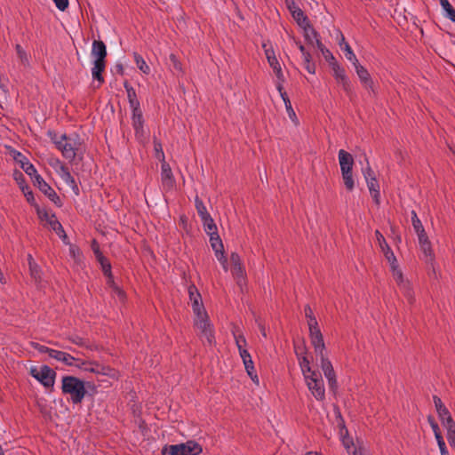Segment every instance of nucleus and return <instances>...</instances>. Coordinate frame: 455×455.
<instances>
[{
	"mask_svg": "<svg viewBox=\"0 0 455 455\" xmlns=\"http://www.w3.org/2000/svg\"><path fill=\"white\" fill-rule=\"evenodd\" d=\"M48 135L58 150L61 152L64 158L69 162H74L76 157L83 158L84 148L80 136L76 133L68 136L61 134L58 136L54 132H49Z\"/></svg>",
	"mask_w": 455,
	"mask_h": 455,
	"instance_id": "obj_1",
	"label": "nucleus"
},
{
	"mask_svg": "<svg viewBox=\"0 0 455 455\" xmlns=\"http://www.w3.org/2000/svg\"><path fill=\"white\" fill-rule=\"evenodd\" d=\"M61 391L64 395H68L75 404L80 403L86 395L84 382L74 376L62 377Z\"/></svg>",
	"mask_w": 455,
	"mask_h": 455,
	"instance_id": "obj_2",
	"label": "nucleus"
},
{
	"mask_svg": "<svg viewBox=\"0 0 455 455\" xmlns=\"http://www.w3.org/2000/svg\"><path fill=\"white\" fill-rule=\"evenodd\" d=\"M194 326L199 331L198 335L200 339H205L210 346L214 345V327L210 321L206 310L195 314Z\"/></svg>",
	"mask_w": 455,
	"mask_h": 455,
	"instance_id": "obj_3",
	"label": "nucleus"
},
{
	"mask_svg": "<svg viewBox=\"0 0 455 455\" xmlns=\"http://www.w3.org/2000/svg\"><path fill=\"white\" fill-rule=\"evenodd\" d=\"M203 451L201 445L196 441L189 440L178 444L164 445L162 455H198Z\"/></svg>",
	"mask_w": 455,
	"mask_h": 455,
	"instance_id": "obj_4",
	"label": "nucleus"
},
{
	"mask_svg": "<svg viewBox=\"0 0 455 455\" xmlns=\"http://www.w3.org/2000/svg\"><path fill=\"white\" fill-rule=\"evenodd\" d=\"M305 383L311 395L320 402L325 399V387L323 377L319 371L304 376Z\"/></svg>",
	"mask_w": 455,
	"mask_h": 455,
	"instance_id": "obj_5",
	"label": "nucleus"
},
{
	"mask_svg": "<svg viewBox=\"0 0 455 455\" xmlns=\"http://www.w3.org/2000/svg\"><path fill=\"white\" fill-rule=\"evenodd\" d=\"M30 375L36 379L46 389H52L55 384L57 373L48 365H42L40 368L32 367Z\"/></svg>",
	"mask_w": 455,
	"mask_h": 455,
	"instance_id": "obj_6",
	"label": "nucleus"
},
{
	"mask_svg": "<svg viewBox=\"0 0 455 455\" xmlns=\"http://www.w3.org/2000/svg\"><path fill=\"white\" fill-rule=\"evenodd\" d=\"M393 277L403 294L407 298L409 303H413L414 295L411 283L404 279L402 270L399 268L397 259L389 263Z\"/></svg>",
	"mask_w": 455,
	"mask_h": 455,
	"instance_id": "obj_7",
	"label": "nucleus"
},
{
	"mask_svg": "<svg viewBox=\"0 0 455 455\" xmlns=\"http://www.w3.org/2000/svg\"><path fill=\"white\" fill-rule=\"evenodd\" d=\"M330 66L332 69V75L335 78L336 82L339 84H341L344 92L347 93L348 97H352L354 94V88L349 80L348 76L346 74L344 68H342L336 60L330 61Z\"/></svg>",
	"mask_w": 455,
	"mask_h": 455,
	"instance_id": "obj_8",
	"label": "nucleus"
},
{
	"mask_svg": "<svg viewBox=\"0 0 455 455\" xmlns=\"http://www.w3.org/2000/svg\"><path fill=\"white\" fill-rule=\"evenodd\" d=\"M434 404L438 415V418L443 426V427H447L451 425L455 424L454 419H452L449 410L442 402L441 398L437 395L433 396Z\"/></svg>",
	"mask_w": 455,
	"mask_h": 455,
	"instance_id": "obj_9",
	"label": "nucleus"
},
{
	"mask_svg": "<svg viewBox=\"0 0 455 455\" xmlns=\"http://www.w3.org/2000/svg\"><path fill=\"white\" fill-rule=\"evenodd\" d=\"M76 367L81 369L84 371L93 372L100 375L112 376L110 373L112 370L109 367L100 365L94 362H84L80 359V362H76Z\"/></svg>",
	"mask_w": 455,
	"mask_h": 455,
	"instance_id": "obj_10",
	"label": "nucleus"
},
{
	"mask_svg": "<svg viewBox=\"0 0 455 455\" xmlns=\"http://www.w3.org/2000/svg\"><path fill=\"white\" fill-rule=\"evenodd\" d=\"M230 260L233 265L232 275L236 279L238 285H242L245 279V270L242 263L241 257L236 252H232Z\"/></svg>",
	"mask_w": 455,
	"mask_h": 455,
	"instance_id": "obj_11",
	"label": "nucleus"
},
{
	"mask_svg": "<svg viewBox=\"0 0 455 455\" xmlns=\"http://www.w3.org/2000/svg\"><path fill=\"white\" fill-rule=\"evenodd\" d=\"M294 348L303 377L316 372L317 371L311 368L310 361L307 356L306 347L304 346H295Z\"/></svg>",
	"mask_w": 455,
	"mask_h": 455,
	"instance_id": "obj_12",
	"label": "nucleus"
},
{
	"mask_svg": "<svg viewBox=\"0 0 455 455\" xmlns=\"http://www.w3.org/2000/svg\"><path fill=\"white\" fill-rule=\"evenodd\" d=\"M309 338L315 352L326 349L323 337L318 323L308 326Z\"/></svg>",
	"mask_w": 455,
	"mask_h": 455,
	"instance_id": "obj_13",
	"label": "nucleus"
},
{
	"mask_svg": "<svg viewBox=\"0 0 455 455\" xmlns=\"http://www.w3.org/2000/svg\"><path fill=\"white\" fill-rule=\"evenodd\" d=\"M161 182L164 191L173 189L176 183L171 166L166 162H164L161 166Z\"/></svg>",
	"mask_w": 455,
	"mask_h": 455,
	"instance_id": "obj_14",
	"label": "nucleus"
},
{
	"mask_svg": "<svg viewBox=\"0 0 455 455\" xmlns=\"http://www.w3.org/2000/svg\"><path fill=\"white\" fill-rule=\"evenodd\" d=\"M263 48L265 49V54L267 62L269 66L273 68L277 79L281 80L282 82H284V76L282 71V68L275 54L274 50L271 47L267 48L266 44H263Z\"/></svg>",
	"mask_w": 455,
	"mask_h": 455,
	"instance_id": "obj_15",
	"label": "nucleus"
},
{
	"mask_svg": "<svg viewBox=\"0 0 455 455\" xmlns=\"http://www.w3.org/2000/svg\"><path fill=\"white\" fill-rule=\"evenodd\" d=\"M34 185L36 186L40 191H42L52 202L57 204L60 202V196L57 195L55 190L42 178V176H36L34 180Z\"/></svg>",
	"mask_w": 455,
	"mask_h": 455,
	"instance_id": "obj_16",
	"label": "nucleus"
},
{
	"mask_svg": "<svg viewBox=\"0 0 455 455\" xmlns=\"http://www.w3.org/2000/svg\"><path fill=\"white\" fill-rule=\"evenodd\" d=\"M188 291L194 314L205 311L204 306L202 301L201 294L199 293L196 285H189Z\"/></svg>",
	"mask_w": 455,
	"mask_h": 455,
	"instance_id": "obj_17",
	"label": "nucleus"
},
{
	"mask_svg": "<svg viewBox=\"0 0 455 455\" xmlns=\"http://www.w3.org/2000/svg\"><path fill=\"white\" fill-rule=\"evenodd\" d=\"M286 6L293 19L297 21L298 25L307 24L308 18L305 15L304 12L299 7L294 0H285Z\"/></svg>",
	"mask_w": 455,
	"mask_h": 455,
	"instance_id": "obj_18",
	"label": "nucleus"
},
{
	"mask_svg": "<svg viewBox=\"0 0 455 455\" xmlns=\"http://www.w3.org/2000/svg\"><path fill=\"white\" fill-rule=\"evenodd\" d=\"M375 236H376L377 242L379 243V246L380 247V250L383 252V254H384L385 258L387 259V260L388 261V263H394V261H395V259H396V257L395 256L392 249L387 243L383 235L379 230H376Z\"/></svg>",
	"mask_w": 455,
	"mask_h": 455,
	"instance_id": "obj_19",
	"label": "nucleus"
},
{
	"mask_svg": "<svg viewBox=\"0 0 455 455\" xmlns=\"http://www.w3.org/2000/svg\"><path fill=\"white\" fill-rule=\"evenodd\" d=\"M355 72L359 77L360 82L363 85L368 89L373 91V81L368 72V70L362 66L359 62H356L355 65Z\"/></svg>",
	"mask_w": 455,
	"mask_h": 455,
	"instance_id": "obj_20",
	"label": "nucleus"
},
{
	"mask_svg": "<svg viewBox=\"0 0 455 455\" xmlns=\"http://www.w3.org/2000/svg\"><path fill=\"white\" fill-rule=\"evenodd\" d=\"M338 157L341 172L353 171L354 158L350 153L344 149H339Z\"/></svg>",
	"mask_w": 455,
	"mask_h": 455,
	"instance_id": "obj_21",
	"label": "nucleus"
},
{
	"mask_svg": "<svg viewBox=\"0 0 455 455\" xmlns=\"http://www.w3.org/2000/svg\"><path fill=\"white\" fill-rule=\"evenodd\" d=\"M51 358H53L59 362H61L67 366H75L76 362H80V359L74 357L70 354L54 349L51 351Z\"/></svg>",
	"mask_w": 455,
	"mask_h": 455,
	"instance_id": "obj_22",
	"label": "nucleus"
},
{
	"mask_svg": "<svg viewBox=\"0 0 455 455\" xmlns=\"http://www.w3.org/2000/svg\"><path fill=\"white\" fill-rule=\"evenodd\" d=\"M106 68V60H94L93 67L92 68V76L93 80H96L99 83V86L101 85L105 80L102 76Z\"/></svg>",
	"mask_w": 455,
	"mask_h": 455,
	"instance_id": "obj_23",
	"label": "nucleus"
},
{
	"mask_svg": "<svg viewBox=\"0 0 455 455\" xmlns=\"http://www.w3.org/2000/svg\"><path fill=\"white\" fill-rule=\"evenodd\" d=\"M60 179L70 187L75 195L78 196L80 194V190L78 185L76 184L74 177L71 175L68 168L66 166L63 170L57 173Z\"/></svg>",
	"mask_w": 455,
	"mask_h": 455,
	"instance_id": "obj_24",
	"label": "nucleus"
},
{
	"mask_svg": "<svg viewBox=\"0 0 455 455\" xmlns=\"http://www.w3.org/2000/svg\"><path fill=\"white\" fill-rule=\"evenodd\" d=\"M92 55L95 60H106L107 47L103 41L94 40L92 42Z\"/></svg>",
	"mask_w": 455,
	"mask_h": 455,
	"instance_id": "obj_25",
	"label": "nucleus"
},
{
	"mask_svg": "<svg viewBox=\"0 0 455 455\" xmlns=\"http://www.w3.org/2000/svg\"><path fill=\"white\" fill-rule=\"evenodd\" d=\"M299 27L303 28L305 40L308 44H314V43L316 44V40H320L319 34L311 26L309 20H307V24H302Z\"/></svg>",
	"mask_w": 455,
	"mask_h": 455,
	"instance_id": "obj_26",
	"label": "nucleus"
},
{
	"mask_svg": "<svg viewBox=\"0 0 455 455\" xmlns=\"http://www.w3.org/2000/svg\"><path fill=\"white\" fill-rule=\"evenodd\" d=\"M18 156L22 158L19 160L21 168L28 176H30L33 181L36 180V176H41L38 174L36 167L24 156H22L20 153H18Z\"/></svg>",
	"mask_w": 455,
	"mask_h": 455,
	"instance_id": "obj_27",
	"label": "nucleus"
},
{
	"mask_svg": "<svg viewBox=\"0 0 455 455\" xmlns=\"http://www.w3.org/2000/svg\"><path fill=\"white\" fill-rule=\"evenodd\" d=\"M368 189L373 201L376 204H379L380 203V192H379V185L376 178H370L368 181H366Z\"/></svg>",
	"mask_w": 455,
	"mask_h": 455,
	"instance_id": "obj_28",
	"label": "nucleus"
},
{
	"mask_svg": "<svg viewBox=\"0 0 455 455\" xmlns=\"http://www.w3.org/2000/svg\"><path fill=\"white\" fill-rule=\"evenodd\" d=\"M317 358L320 361V367L323 372H326L333 369L331 362L328 358V353L326 349L315 352Z\"/></svg>",
	"mask_w": 455,
	"mask_h": 455,
	"instance_id": "obj_29",
	"label": "nucleus"
},
{
	"mask_svg": "<svg viewBox=\"0 0 455 455\" xmlns=\"http://www.w3.org/2000/svg\"><path fill=\"white\" fill-rule=\"evenodd\" d=\"M124 88L127 92V99L131 109L140 108V100H138L136 91L128 83H124Z\"/></svg>",
	"mask_w": 455,
	"mask_h": 455,
	"instance_id": "obj_30",
	"label": "nucleus"
},
{
	"mask_svg": "<svg viewBox=\"0 0 455 455\" xmlns=\"http://www.w3.org/2000/svg\"><path fill=\"white\" fill-rule=\"evenodd\" d=\"M282 100H283V103L285 105V108H286V111H287L289 118L291 120V122L295 125H298L299 124V119H298V117L296 116V113H295L294 109L292 108L291 100H290L287 93H283L282 95Z\"/></svg>",
	"mask_w": 455,
	"mask_h": 455,
	"instance_id": "obj_31",
	"label": "nucleus"
},
{
	"mask_svg": "<svg viewBox=\"0 0 455 455\" xmlns=\"http://www.w3.org/2000/svg\"><path fill=\"white\" fill-rule=\"evenodd\" d=\"M28 267H29V272L32 276V278L36 282L41 281L42 275H41V269L39 266L34 261L33 257L28 254Z\"/></svg>",
	"mask_w": 455,
	"mask_h": 455,
	"instance_id": "obj_32",
	"label": "nucleus"
},
{
	"mask_svg": "<svg viewBox=\"0 0 455 455\" xmlns=\"http://www.w3.org/2000/svg\"><path fill=\"white\" fill-rule=\"evenodd\" d=\"M420 250L424 255V259L427 263H433L435 259V254L432 250L431 242L428 241L427 243L419 244Z\"/></svg>",
	"mask_w": 455,
	"mask_h": 455,
	"instance_id": "obj_33",
	"label": "nucleus"
},
{
	"mask_svg": "<svg viewBox=\"0 0 455 455\" xmlns=\"http://www.w3.org/2000/svg\"><path fill=\"white\" fill-rule=\"evenodd\" d=\"M201 220L203 222L204 229L208 235H216V233H218L217 226L211 215L202 219Z\"/></svg>",
	"mask_w": 455,
	"mask_h": 455,
	"instance_id": "obj_34",
	"label": "nucleus"
},
{
	"mask_svg": "<svg viewBox=\"0 0 455 455\" xmlns=\"http://www.w3.org/2000/svg\"><path fill=\"white\" fill-rule=\"evenodd\" d=\"M210 236V243L212 250L214 251L215 255L221 253L224 251V246L223 243L218 233L216 235H211Z\"/></svg>",
	"mask_w": 455,
	"mask_h": 455,
	"instance_id": "obj_35",
	"label": "nucleus"
},
{
	"mask_svg": "<svg viewBox=\"0 0 455 455\" xmlns=\"http://www.w3.org/2000/svg\"><path fill=\"white\" fill-rule=\"evenodd\" d=\"M132 125L140 128L144 125L143 114L140 108L132 109Z\"/></svg>",
	"mask_w": 455,
	"mask_h": 455,
	"instance_id": "obj_36",
	"label": "nucleus"
},
{
	"mask_svg": "<svg viewBox=\"0 0 455 455\" xmlns=\"http://www.w3.org/2000/svg\"><path fill=\"white\" fill-rule=\"evenodd\" d=\"M440 4L444 12V16L452 22H455V9L450 2L448 0H440Z\"/></svg>",
	"mask_w": 455,
	"mask_h": 455,
	"instance_id": "obj_37",
	"label": "nucleus"
},
{
	"mask_svg": "<svg viewBox=\"0 0 455 455\" xmlns=\"http://www.w3.org/2000/svg\"><path fill=\"white\" fill-rule=\"evenodd\" d=\"M341 176L347 190L349 192L353 191L355 187L353 172H341Z\"/></svg>",
	"mask_w": 455,
	"mask_h": 455,
	"instance_id": "obj_38",
	"label": "nucleus"
},
{
	"mask_svg": "<svg viewBox=\"0 0 455 455\" xmlns=\"http://www.w3.org/2000/svg\"><path fill=\"white\" fill-rule=\"evenodd\" d=\"M232 334L234 336L235 345L239 349H242L246 347L247 341L245 337L241 333L238 327H234L232 330Z\"/></svg>",
	"mask_w": 455,
	"mask_h": 455,
	"instance_id": "obj_39",
	"label": "nucleus"
},
{
	"mask_svg": "<svg viewBox=\"0 0 455 455\" xmlns=\"http://www.w3.org/2000/svg\"><path fill=\"white\" fill-rule=\"evenodd\" d=\"M134 61L138 67V68L144 74L148 75L150 73V68L145 61L142 56H140L139 53H134Z\"/></svg>",
	"mask_w": 455,
	"mask_h": 455,
	"instance_id": "obj_40",
	"label": "nucleus"
},
{
	"mask_svg": "<svg viewBox=\"0 0 455 455\" xmlns=\"http://www.w3.org/2000/svg\"><path fill=\"white\" fill-rule=\"evenodd\" d=\"M44 218L47 220V222L50 224L52 228L56 231L58 234L60 232H64L63 228L60 221L56 219L54 214L48 215V213L45 212Z\"/></svg>",
	"mask_w": 455,
	"mask_h": 455,
	"instance_id": "obj_41",
	"label": "nucleus"
},
{
	"mask_svg": "<svg viewBox=\"0 0 455 455\" xmlns=\"http://www.w3.org/2000/svg\"><path fill=\"white\" fill-rule=\"evenodd\" d=\"M195 206L201 220L210 216L204 202L197 196L195 198Z\"/></svg>",
	"mask_w": 455,
	"mask_h": 455,
	"instance_id": "obj_42",
	"label": "nucleus"
},
{
	"mask_svg": "<svg viewBox=\"0 0 455 455\" xmlns=\"http://www.w3.org/2000/svg\"><path fill=\"white\" fill-rule=\"evenodd\" d=\"M243 364H244V368H245L248 375L251 379V380L258 384L259 383V378H258V375L256 373L252 359H248V361L243 363Z\"/></svg>",
	"mask_w": 455,
	"mask_h": 455,
	"instance_id": "obj_43",
	"label": "nucleus"
},
{
	"mask_svg": "<svg viewBox=\"0 0 455 455\" xmlns=\"http://www.w3.org/2000/svg\"><path fill=\"white\" fill-rule=\"evenodd\" d=\"M325 378L327 379L329 387L335 391L338 388L337 376L334 369L328 371L323 373Z\"/></svg>",
	"mask_w": 455,
	"mask_h": 455,
	"instance_id": "obj_44",
	"label": "nucleus"
},
{
	"mask_svg": "<svg viewBox=\"0 0 455 455\" xmlns=\"http://www.w3.org/2000/svg\"><path fill=\"white\" fill-rule=\"evenodd\" d=\"M341 50L345 52L346 58L352 62L353 65H355L356 62H358V60L354 53L352 48L347 43H344V46H342V44H340Z\"/></svg>",
	"mask_w": 455,
	"mask_h": 455,
	"instance_id": "obj_45",
	"label": "nucleus"
},
{
	"mask_svg": "<svg viewBox=\"0 0 455 455\" xmlns=\"http://www.w3.org/2000/svg\"><path fill=\"white\" fill-rule=\"evenodd\" d=\"M153 143H154V150H155L156 158H157L159 161H161L162 164L164 162H166L164 153L163 150V147H162V143L156 138L154 139Z\"/></svg>",
	"mask_w": 455,
	"mask_h": 455,
	"instance_id": "obj_46",
	"label": "nucleus"
},
{
	"mask_svg": "<svg viewBox=\"0 0 455 455\" xmlns=\"http://www.w3.org/2000/svg\"><path fill=\"white\" fill-rule=\"evenodd\" d=\"M316 47L323 53L325 60L330 63V61H335V58L333 54L323 45L321 40H316Z\"/></svg>",
	"mask_w": 455,
	"mask_h": 455,
	"instance_id": "obj_47",
	"label": "nucleus"
},
{
	"mask_svg": "<svg viewBox=\"0 0 455 455\" xmlns=\"http://www.w3.org/2000/svg\"><path fill=\"white\" fill-rule=\"evenodd\" d=\"M15 49H16V52H17V55L19 57L20 62L25 67L28 66L29 65V57L28 55V53L26 52V51L21 47L20 44H16Z\"/></svg>",
	"mask_w": 455,
	"mask_h": 455,
	"instance_id": "obj_48",
	"label": "nucleus"
},
{
	"mask_svg": "<svg viewBox=\"0 0 455 455\" xmlns=\"http://www.w3.org/2000/svg\"><path fill=\"white\" fill-rule=\"evenodd\" d=\"M304 312H305V316L307 318L308 326L318 323V322L313 313V310L309 305L305 306Z\"/></svg>",
	"mask_w": 455,
	"mask_h": 455,
	"instance_id": "obj_49",
	"label": "nucleus"
},
{
	"mask_svg": "<svg viewBox=\"0 0 455 455\" xmlns=\"http://www.w3.org/2000/svg\"><path fill=\"white\" fill-rule=\"evenodd\" d=\"M304 60V68L310 74L315 73V65L311 60V54H305V56L302 57Z\"/></svg>",
	"mask_w": 455,
	"mask_h": 455,
	"instance_id": "obj_50",
	"label": "nucleus"
},
{
	"mask_svg": "<svg viewBox=\"0 0 455 455\" xmlns=\"http://www.w3.org/2000/svg\"><path fill=\"white\" fill-rule=\"evenodd\" d=\"M427 422L429 423V425L434 432L435 439H438L439 437H443L440 427H439L438 424L436 423V421L435 420L433 416L429 415L427 417Z\"/></svg>",
	"mask_w": 455,
	"mask_h": 455,
	"instance_id": "obj_51",
	"label": "nucleus"
},
{
	"mask_svg": "<svg viewBox=\"0 0 455 455\" xmlns=\"http://www.w3.org/2000/svg\"><path fill=\"white\" fill-rule=\"evenodd\" d=\"M97 261L100 264L103 274H109L111 272V264L109 260L103 255L97 259Z\"/></svg>",
	"mask_w": 455,
	"mask_h": 455,
	"instance_id": "obj_52",
	"label": "nucleus"
},
{
	"mask_svg": "<svg viewBox=\"0 0 455 455\" xmlns=\"http://www.w3.org/2000/svg\"><path fill=\"white\" fill-rule=\"evenodd\" d=\"M411 223H412V226H413V228H414V231H421L422 232V229L424 228L422 223H421V220L419 219L418 215H417V212L412 210L411 212Z\"/></svg>",
	"mask_w": 455,
	"mask_h": 455,
	"instance_id": "obj_53",
	"label": "nucleus"
},
{
	"mask_svg": "<svg viewBox=\"0 0 455 455\" xmlns=\"http://www.w3.org/2000/svg\"><path fill=\"white\" fill-rule=\"evenodd\" d=\"M170 61H171V64L172 65V68L175 71L179 72V73H182L183 72V69H182V64L181 62L178 60L177 56L173 53H172L170 55Z\"/></svg>",
	"mask_w": 455,
	"mask_h": 455,
	"instance_id": "obj_54",
	"label": "nucleus"
},
{
	"mask_svg": "<svg viewBox=\"0 0 455 455\" xmlns=\"http://www.w3.org/2000/svg\"><path fill=\"white\" fill-rule=\"evenodd\" d=\"M50 165L53 168L56 173H58L66 167L65 164L61 162L59 158L53 159L50 163Z\"/></svg>",
	"mask_w": 455,
	"mask_h": 455,
	"instance_id": "obj_55",
	"label": "nucleus"
},
{
	"mask_svg": "<svg viewBox=\"0 0 455 455\" xmlns=\"http://www.w3.org/2000/svg\"><path fill=\"white\" fill-rule=\"evenodd\" d=\"M215 256H216L217 259L220 261V263L221 264L224 271L227 272L228 270V258L225 255V251L219 253Z\"/></svg>",
	"mask_w": 455,
	"mask_h": 455,
	"instance_id": "obj_56",
	"label": "nucleus"
},
{
	"mask_svg": "<svg viewBox=\"0 0 455 455\" xmlns=\"http://www.w3.org/2000/svg\"><path fill=\"white\" fill-rule=\"evenodd\" d=\"M435 440H436L437 445L439 447L441 455H450L448 449L446 447L445 442L443 440V437H439L438 439H435Z\"/></svg>",
	"mask_w": 455,
	"mask_h": 455,
	"instance_id": "obj_57",
	"label": "nucleus"
},
{
	"mask_svg": "<svg viewBox=\"0 0 455 455\" xmlns=\"http://www.w3.org/2000/svg\"><path fill=\"white\" fill-rule=\"evenodd\" d=\"M33 347L38 350L40 353H46L51 357V351H53L54 349L50 348L48 347H45L44 345H40L38 343H33Z\"/></svg>",
	"mask_w": 455,
	"mask_h": 455,
	"instance_id": "obj_58",
	"label": "nucleus"
},
{
	"mask_svg": "<svg viewBox=\"0 0 455 455\" xmlns=\"http://www.w3.org/2000/svg\"><path fill=\"white\" fill-rule=\"evenodd\" d=\"M416 234L418 235V239H419V243L421 244V243H427L429 241L428 239V236L425 231V228L422 229V232L421 231H416Z\"/></svg>",
	"mask_w": 455,
	"mask_h": 455,
	"instance_id": "obj_59",
	"label": "nucleus"
},
{
	"mask_svg": "<svg viewBox=\"0 0 455 455\" xmlns=\"http://www.w3.org/2000/svg\"><path fill=\"white\" fill-rule=\"evenodd\" d=\"M363 174L366 181H368L370 178H376L375 173L370 165L363 169Z\"/></svg>",
	"mask_w": 455,
	"mask_h": 455,
	"instance_id": "obj_60",
	"label": "nucleus"
},
{
	"mask_svg": "<svg viewBox=\"0 0 455 455\" xmlns=\"http://www.w3.org/2000/svg\"><path fill=\"white\" fill-rule=\"evenodd\" d=\"M114 295L119 298V299L124 300L125 298L124 291L118 286L116 285L114 288L111 289Z\"/></svg>",
	"mask_w": 455,
	"mask_h": 455,
	"instance_id": "obj_61",
	"label": "nucleus"
},
{
	"mask_svg": "<svg viewBox=\"0 0 455 455\" xmlns=\"http://www.w3.org/2000/svg\"><path fill=\"white\" fill-rule=\"evenodd\" d=\"M60 11H65L68 6V0H52Z\"/></svg>",
	"mask_w": 455,
	"mask_h": 455,
	"instance_id": "obj_62",
	"label": "nucleus"
},
{
	"mask_svg": "<svg viewBox=\"0 0 455 455\" xmlns=\"http://www.w3.org/2000/svg\"><path fill=\"white\" fill-rule=\"evenodd\" d=\"M135 136L140 140L142 141L145 137V131H144V125H141L140 128L139 127H133Z\"/></svg>",
	"mask_w": 455,
	"mask_h": 455,
	"instance_id": "obj_63",
	"label": "nucleus"
},
{
	"mask_svg": "<svg viewBox=\"0 0 455 455\" xmlns=\"http://www.w3.org/2000/svg\"><path fill=\"white\" fill-rule=\"evenodd\" d=\"M92 249L96 257V259H99L100 256H103V254L100 249V245L95 240H93L92 243Z\"/></svg>",
	"mask_w": 455,
	"mask_h": 455,
	"instance_id": "obj_64",
	"label": "nucleus"
}]
</instances>
